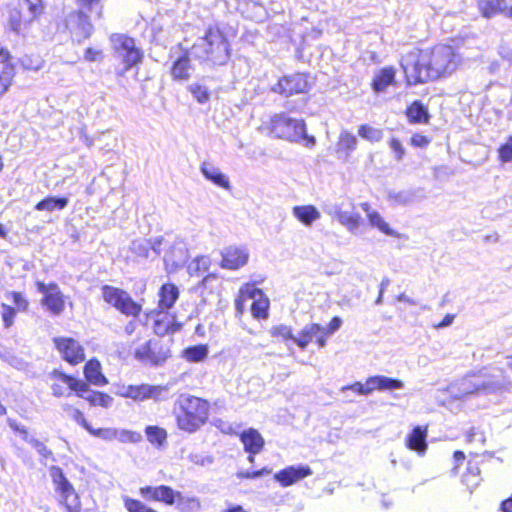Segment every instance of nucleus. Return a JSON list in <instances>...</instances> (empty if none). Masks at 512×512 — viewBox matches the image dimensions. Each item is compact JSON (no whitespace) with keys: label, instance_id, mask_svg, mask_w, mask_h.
<instances>
[{"label":"nucleus","instance_id":"15","mask_svg":"<svg viewBox=\"0 0 512 512\" xmlns=\"http://www.w3.org/2000/svg\"><path fill=\"white\" fill-rule=\"evenodd\" d=\"M139 494L147 501H159L166 505H173L177 497L181 500V493L166 485L141 487Z\"/></svg>","mask_w":512,"mask_h":512},{"label":"nucleus","instance_id":"63","mask_svg":"<svg viewBox=\"0 0 512 512\" xmlns=\"http://www.w3.org/2000/svg\"><path fill=\"white\" fill-rule=\"evenodd\" d=\"M12 301L13 303L18 307L20 310H26L28 307L27 300L23 297V295L19 292H12L11 293Z\"/></svg>","mask_w":512,"mask_h":512},{"label":"nucleus","instance_id":"53","mask_svg":"<svg viewBox=\"0 0 512 512\" xmlns=\"http://www.w3.org/2000/svg\"><path fill=\"white\" fill-rule=\"evenodd\" d=\"M123 501L128 512H157L143 502L130 497H124Z\"/></svg>","mask_w":512,"mask_h":512},{"label":"nucleus","instance_id":"8","mask_svg":"<svg viewBox=\"0 0 512 512\" xmlns=\"http://www.w3.org/2000/svg\"><path fill=\"white\" fill-rule=\"evenodd\" d=\"M110 42L115 57L124 65L123 70L119 72L120 75L141 62L143 54L136 46L133 38L125 34H112L110 36Z\"/></svg>","mask_w":512,"mask_h":512},{"label":"nucleus","instance_id":"5","mask_svg":"<svg viewBox=\"0 0 512 512\" xmlns=\"http://www.w3.org/2000/svg\"><path fill=\"white\" fill-rule=\"evenodd\" d=\"M265 127L277 139L301 143L307 148H312L316 143L315 137L307 134L304 120L292 118L287 113L272 115Z\"/></svg>","mask_w":512,"mask_h":512},{"label":"nucleus","instance_id":"33","mask_svg":"<svg viewBox=\"0 0 512 512\" xmlns=\"http://www.w3.org/2000/svg\"><path fill=\"white\" fill-rule=\"evenodd\" d=\"M325 328L319 324L312 323L307 324L299 332V335L295 338V343L302 349H305L313 338L318 336L320 333H324Z\"/></svg>","mask_w":512,"mask_h":512},{"label":"nucleus","instance_id":"2","mask_svg":"<svg viewBox=\"0 0 512 512\" xmlns=\"http://www.w3.org/2000/svg\"><path fill=\"white\" fill-rule=\"evenodd\" d=\"M511 388L512 382L502 369L487 367L465 375L463 378L450 384L447 391L454 399H461L474 393L494 394L509 392Z\"/></svg>","mask_w":512,"mask_h":512},{"label":"nucleus","instance_id":"59","mask_svg":"<svg viewBox=\"0 0 512 512\" xmlns=\"http://www.w3.org/2000/svg\"><path fill=\"white\" fill-rule=\"evenodd\" d=\"M367 389H368V381L366 380V382L364 384L361 382H355L351 385L343 386L341 388V391L345 392L346 390H352V391L358 393L359 395L367 396L370 394L369 390H367Z\"/></svg>","mask_w":512,"mask_h":512},{"label":"nucleus","instance_id":"37","mask_svg":"<svg viewBox=\"0 0 512 512\" xmlns=\"http://www.w3.org/2000/svg\"><path fill=\"white\" fill-rule=\"evenodd\" d=\"M69 203L66 197H46L35 205V209L38 211L53 212L56 210L64 209Z\"/></svg>","mask_w":512,"mask_h":512},{"label":"nucleus","instance_id":"16","mask_svg":"<svg viewBox=\"0 0 512 512\" xmlns=\"http://www.w3.org/2000/svg\"><path fill=\"white\" fill-rule=\"evenodd\" d=\"M312 473V469L308 465H291L276 472L273 478L281 487L286 488L308 476H311Z\"/></svg>","mask_w":512,"mask_h":512},{"label":"nucleus","instance_id":"52","mask_svg":"<svg viewBox=\"0 0 512 512\" xmlns=\"http://www.w3.org/2000/svg\"><path fill=\"white\" fill-rule=\"evenodd\" d=\"M0 359L18 370L26 368V362L9 350H0Z\"/></svg>","mask_w":512,"mask_h":512},{"label":"nucleus","instance_id":"7","mask_svg":"<svg viewBox=\"0 0 512 512\" xmlns=\"http://www.w3.org/2000/svg\"><path fill=\"white\" fill-rule=\"evenodd\" d=\"M49 475L59 501L64 505L66 511L81 512L80 498L71 482L64 475L63 470L59 466H51Z\"/></svg>","mask_w":512,"mask_h":512},{"label":"nucleus","instance_id":"34","mask_svg":"<svg viewBox=\"0 0 512 512\" xmlns=\"http://www.w3.org/2000/svg\"><path fill=\"white\" fill-rule=\"evenodd\" d=\"M134 356L143 363L159 365L164 358H160L153 350L152 341H147L135 349Z\"/></svg>","mask_w":512,"mask_h":512},{"label":"nucleus","instance_id":"48","mask_svg":"<svg viewBox=\"0 0 512 512\" xmlns=\"http://www.w3.org/2000/svg\"><path fill=\"white\" fill-rule=\"evenodd\" d=\"M188 90L200 104L207 103L210 100L209 89L202 84L193 83L189 85Z\"/></svg>","mask_w":512,"mask_h":512},{"label":"nucleus","instance_id":"57","mask_svg":"<svg viewBox=\"0 0 512 512\" xmlns=\"http://www.w3.org/2000/svg\"><path fill=\"white\" fill-rule=\"evenodd\" d=\"M1 308H2L1 316H2L3 323H4V327L10 328L14 323L16 311L13 307L6 305V304H2Z\"/></svg>","mask_w":512,"mask_h":512},{"label":"nucleus","instance_id":"1","mask_svg":"<svg viewBox=\"0 0 512 512\" xmlns=\"http://www.w3.org/2000/svg\"><path fill=\"white\" fill-rule=\"evenodd\" d=\"M462 57L449 45H436L432 49H414L402 57L401 67L407 83L416 85L446 77L455 72Z\"/></svg>","mask_w":512,"mask_h":512},{"label":"nucleus","instance_id":"10","mask_svg":"<svg viewBox=\"0 0 512 512\" xmlns=\"http://www.w3.org/2000/svg\"><path fill=\"white\" fill-rule=\"evenodd\" d=\"M165 246L164 263L168 273L175 272L184 266L189 257L187 244L182 240H174L170 242L163 239Z\"/></svg>","mask_w":512,"mask_h":512},{"label":"nucleus","instance_id":"61","mask_svg":"<svg viewBox=\"0 0 512 512\" xmlns=\"http://www.w3.org/2000/svg\"><path fill=\"white\" fill-rule=\"evenodd\" d=\"M30 445L44 459H48V458L52 457V451L43 442L39 441L38 439L31 440V444Z\"/></svg>","mask_w":512,"mask_h":512},{"label":"nucleus","instance_id":"39","mask_svg":"<svg viewBox=\"0 0 512 512\" xmlns=\"http://www.w3.org/2000/svg\"><path fill=\"white\" fill-rule=\"evenodd\" d=\"M406 115L412 123H426L429 118L427 109L420 101H414L407 108Z\"/></svg>","mask_w":512,"mask_h":512},{"label":"nucleus","instance_id":"18","mask_svg":"<svg viewBox=\"0 0 512 512\" xmlns=\"http://www.w3.org/2000/svg\"><path fill=\"white\" fill-rule=\"evenodd\" d=\"M308 89L307 77L304 74H293L283 77L279 82L273 86L272 90L286 96L304 93Z\"/></svg>","mask_w":512,"mask_h":512},{"label":"nucleus","instance_id":"29","mask_svg":"<svg viewBox=\"0 0 512 512\" xmlns=\"http://www.w3.org/2000/svg\"><path fill=\"white\" fill-rule=\"evenodd\" d=\"M395 69L393 67H385L380 69L374 76L372 88L374 92L381 93L393 85L395 82Z\"/></svg>","mask_w":512,"mask_h":512},{"label":"nucleus","instance_id":"26","mask_svg":"<svg viewBox=\"0 0 512 512\" xmlns=\"http://www.w3.org/2000/svg\"><path fill=\"white\" fill-rule=\"evenodd\" d=\"M292 215L306 227H311L315 221L321 218V213L314 205L294 206Z\"/></svg>","mask_w":512,"mask_h":512},{"label":"nucleus","instance_id":"11","mask_svg":"<svg viewBox=\"0 0 512 512\" xmlns=\"http://www.w3.org/2000/svg\"><path fill=\"white\" fill-rule=\"evenodd\" d=\"M65 25L72 39L77 42L89 38L94 31L88 16L81 10L70 12L66 17Z\"/></svg>","mask_w":512,"mask_h":512},{"label":"nucleus","instance_id":"47","mask_svg":"<svg viewBox=\"0 0 512 512\" xmlns=\"http://www.w3.org/2000/svg\"><path fill=\"white\" fill-rule=\"evenodd\" d=\"M147 439L152 444L162 445L167 438V433L158 426H147L145 429Z\"/></svg>","mask_w":512,"mask_h":512},{"label":"nucleus","instance_id":"13","mask_svg":"<svg viewBox=\"0 0 512 512\" xmlns=\"http://www.w3.org/2000/svg\"><path fill=\"white\" fill-rule=\"evenodd\" d=\"M147 319L153 321L155 334L164 336L181 329V324L176 322L175 315L166 310H152L147 314Z\"/></svg>","mask_w":512,"mask_h":512},{"label":"nucleus","instance_id":"6","mask_svg":"<svg viewBox=\"0 0 512 512\" xmlns=\"http://www.w3.org/2000/svg\"><path fill=\"white\" fill-rule=\"evenodd\" d=\"M42 10V0H20L17 6L9 10L7 21L9 28L20 34L42 13Z\"/></svg>","mask_w":512,"mask_h":512},{"label":"nucleus","instance_id":"25","mask_svg":"<svg viewBox=\"0 0 512 512\" xmlns=\"http://www.w3.org/2000/svg\"><path fill=\"white\" fill-rule=\"evenodd\" d=\"M240 440L244 445L245 451L249 454H258L264 446L263 437L253 428L244 430L240 435Z\"/></svg>","mask_w":512,"mask_h":512},{"label":"nucleus","instance_id":"30","mask_svg":"<svg viewBox=\"0 0 512 512\" xmlns=\"http://www.w3.org/2000/svg\"><path fill=\"white\" fill-rule=\"evenodd\" d=\"M200 170L203 174V176L214 183L215 185L224 188L229 189L230 183L226 175H224L220 169L216 166H214L211 163L204 162L202 163Z\"/></svg>","mask_w":512,"mask_h":512},{"label":"nucleus","instance_id":"23","mask_svg":"<svg viewBox=\"0 0 512 512\" xmlns=\"http://www.w3.org/2000/svg\"><path fill=\"white\" fill-rule=\"evenodd\" d=\"M165 390L166 389L161 386H151L148 384H142L139 386L127 387L123 395L133 400L142 401L148 398L157 399Z\"/></svg>","mask_w":512,"mask_h":512},{"label":"nucleus","instance_id":"35","mask_svg":"<svg viewBox=\"0 0 512 512\" xmlns=\"http://www.w3.org/2000/svg\"><path fill=\"white\" fill-rule=\"evenodd\" d=\"M250 297L255 299L251 306V313L253 317L257 319H265L268 317V301L261 299L262 291L257 288H253Z\"/></svg>","mask_w":512,"mask_h":512},{"label":"nucleus","instance_id":"51","mask_svg":"<svg viewBox=\"0 0 512 512\" xmlns=\"http://www.w3.org/2000/svg\"><path fill=\"white\" fill-rule=\"evenodd\" d=\"M115 440L121 443H138L142 440V435L136 431L116 428Z\"/></svg>","mask_w":512,"mask_h":512},{"label":"nucleus","instance_id":"4","mask_svg":"<svg viewBox=\"0 0 512 512\" xmlns=\"http://www.w3.org/2000/svg\"><path fill=\"white\" fill-rule=\"evenodd\" d=\"M209 409V402L202 398L187 394L179 396L174 407L178 428L188 433L196 432L207 422Z\"/></svg>","mask_w":512,"mask_h":512},{"label":"nucleus","instance_id":"9","mask_svg":"<svg viewBox=\"0 0 512 512\" xmlns=\"http://www.w3.org/2000/svg\"><path fill=\"white\" fill-rule=\"evenodd\" d=\"M102 297L106 303L126 316L137 317L142 310V306L135 302L128 292L114 286L104 285Z\"/></svg>","mask_w":512,"mask_h":512},{"label":"nucleus","instance_id":"12","mask_svg":"<svg viewBox=\"0 0 512 512\" xmlns=\"http://www.w3.org/2000/svg\"><path fill=\"white\" fill-rule=\"evenodd\" d=\"M37 289L44 295L42 304L53 314L59 315L64 311L65 299L59 286L55 283L45 284L38 281Z\"/></svg>","mask_w":512,"mask_h":512},{"label":"nucleus","instance_id":"36","mask_svg":"<svg viewBox=\"0 0 512 512\" xmlns=\"http://www.w3.org/2000/svg\"><path fill=\"white\" fill-rule=\"evenodd\" d=\"M478 8L483 17L491 18L498 13L506 11L505 0H480Z\"/></svg>","mask_w":512,"mask_h":512},{"label":"nucleus","instance_id":"49","mask_svg":"<svg viewBox=\"0 0 512 512\" xmlns=\"http://www.w3.org/2000/svg\"><path fill=\"white\" fill-rule=\"evenodd\" d=\"M63 411L67 414V416L74 420L77 424L81 425L84 429H88L89 423L84 417V414L77 408H74L70 404H63L62 405Z\"/></svg>","mask_w":512,"mask_h":512},{"label":"nucleus","instance_id":"31","mask_svg":"<svg viewBox=\"0 0 512 512\" xmlns=\"http://www.w3.org/2000/svg\"><path fill=\"white\" fill-rule=\"evenodd\" d=\"M84 375L86 380L92 385L104 386L108 383L101 371V364L96 359H91L85 364Z\"/></svg>","mask_w":512,"mask_h":512},{"label":"nucleus","instance_id":"22","mask_svg":"<svg viewBox=\"0 0 512 512\" xmlns=\"http://www.w3.org/2000/svg\"><path fill=\"white\" fill-rule=\"evenodd\" d=\"M428 426H416L407 435L406 446L410 450L416 451L419 455H424L427 450Z\"/></svg>","mask_w":512,"mask_h":512},{"label":"nucleus","instance_id":"27","mask_svg":"<svg viewBox=\"0 0 512 512\" xmlns=\"http://www.w3.org/2000/svg\"><path fill=\"white\" fill-rule=\"evenodd\" d=\"M158 309L168 311L179 298V289L173 283L163 284L158 292Z\"/></svg>","mask_w":512,"mask_h":512},{"label":"nucleus","instance_id":"41","mask_svg":"<svg viewBox=\"0 0 512 512\" xmlns=\"http://www.w3.org/2000/svg\"><path fill=\"white\" fill-rule=\"evenodd\" d=\"M210 266V259L207 256H197L187 266L190 276H202Z\"/></svg>","mask_w":512,"mask_h":512},{"label":"nucleus","instance_id":"32","mask_svg":"<svg viewBox=\"0 0 512 512\" xmlns=\"http://www.w3.org/2000/svg\"><path fill=\"white\" fill-rule=\"evenodd\" d=\"M77 395L87 400L93 406L108 408L113 403V398L110 395L89 390L87 383H85L84 389L82 391H78Z\"/></svg>","mask_w":512,"mask_h":512},{"label":"nucleus","instance_id":"64","mask_svg":"<svg viewBox=\"0 0 512 512\" xmlns=\"http://www.w3.org/2000/svg\"><path fill=\"white\" fill-rule=\"evenodd\" d=\"M342 325V320L340 317H333L332 320L329 322V324L327 325V327H324L325 328V331L324 333H326L327 335H332L334 334Z\"/></svg>","mask_w":512,"mask_h":512},{"label":"nucleus","instance_id":"40","mask_svg":"<svg viewBox=\"0 0 512 512\" xmlns=\"http://www.w3.org/2000/svg\"><path fill=\"white\" fill-rule=\"evenodd\" d=\"M208 352L207 345L199 344L184 349L182 356L189 362L197 363L204 361L208 356Z\"/></svg>","mask_w":512,"mask_h":512},{"label":"nucleus","instance_id":"56","mask_svg":"<svg viewBox=\"0 0 512 512\" xmlns=\"http://www.w3.org/2000/svg\"><path fill=\"white\" fill-rule=\"evenodd\" d=\"M499 160L502 163L512 161V135L508 137L505 144L501 145L498 149Z\"/></svg>","mask_w":512,"mask_h":512},{"label":"nucleus","instance_id":"58","mask_svg":"<svg viewBox=\"0 0 512 512\" xmlns=\"http://www.w3.org/2000/svg\"><path fill=\"white\" fill-rule=\"evenodd\" d=\"M176 501L178 502V506L181 510H198L200 508V502L197 498L191 497V498H184L181 495V500L179 498H176Z\"/></svg>","mask_w":512,"mask_h":512},{"label":"nucleus","instance_id":"60","mask_svg":"<svg viewBox=\"0 0 512 512\" xmlns=\"http://www.w3.org/2000/svg\"><path fill=\"white\" fill-rule=\"evenodd\" d=\"M499 53L503 59L512 61V37L503 39Z\"/></svg>","mask_w":512,"mask_h":512},{"label":"nucleus","instance_id":"44","mask_svg":"<svg viewBox=\"0 0 512 512\" xmlns=\"http://www.w3.org/2000/svg\"><path fill=\"white\" fill-rule=\"evenodd\" d=\"M387 197L392 205H408L414 201V193L409 190L389 191Z\"/></svg>","mask_w":512,"mask_h":512},{"label":"nucleus","instance_id":"3","mask_svg":"<svg viewBox=\"0 0 512 512\" xmlns=\"http://www.w3.org/2000/svg\"><path fill=\"white\" fill-rule=\"evenodd\" d=\"M190 55L211 65H224L231 56L230 43L217 26H210L191 47Z\"/></svg>","mask_w":512,"mask_h":512},{"label":"nucleus","instance_id":"45","mask_svg":"<svg viewBox=\"0 0 512 512\" xmlns=\"http://www.w3.org/2000/svg\"><path fill=\"white\" fill-rule=\"evenodd\" d=\"M356 146L357 138L355 135L347 131L341 132L337 143L338 151H344L346 154H349L356 149Z\"/></svg>","mask_w":512,"mask_h":512},{"label":"nucleus","instance_id":"24","mask_svg":"<svg viewBox=\"0 0 512 512\" xmlns=\"http://www.w3.org/2000/svg\"><path fill=\"white\" fill-rule=\"evenodd\" d=\"M368 389L371 394L373 391H391L402 389L404 387L403 381L399 379L390 378L383 375H375L367 378Z\"/></svg>","mask_w":512,"mask_h":512},{"label":"nucleus","instance_id":"17","mask_svg":"<svg viewBox=\"0 0 512 512\" xmlns=\"http://www.w3.org/2000/svg\"><path fill=\"white\" fill-rule=\"evenodd\" d=\"M54 343L57 350L62 355L63 359L72 365L78 364L85 359L83 347L78 341L72 338H54Z\"/></svg>","mask_w":512,"mask_h":512},{"label":"nucleus","instance_id":"20","mask_svg":"<svg viewBox=\"0 0 512 512\" xmlns=\"http://www.w3.org/2000/svg\"><path fill=\"white\" fill-rule=\"evenodd\" d=\"M162 246L163 238L161 237L154 239H137L131 242L130 251L137 257L148 258L150 256V252L155 256L160 255L164 250Z\"/></svg>","mask_w":512,"mask_h":512},{"label":"nucleus","instance_id":"50","mask_svg":"<svg viewBox=\"0 0 512 512\" xmlns=\"http://www.w3.org/2000/svg\"><path fill=\"white\" fill-rule=\"evenodd\" d=\"M272 337L280 338L282 341L293 340L295 342L296 336H294L292 328L285 324L275 325L270 329Z\"/></svg>","mask_w":512,"mask_h":512},{"label":"nucleus","instance_id":"42","mask_svg":"<svg viewBox=\"0 0 512 512\" xmlns=\"http://www.w3.org/2000/svg\"><path fill=\"white\" fill-rule=\"evenodd\" d=\"M243 13L246 14L247 18L256 22H261L266 18V10L264 6L252 0L245 3V10Z\"/></svg>","mask_w":512,"mask_h":512},{"label":"nucleus","instance_id":"54","mask_svg":"<svg viewBox=\"0 0 512 512\" xmlns=\"http://www.w3.org/2000/svg\"><path fill=\"white\" fill-rule=\"evenodd\" d=\"M79 10H87L91 13H95L98 18L102 17V5L101 0H77Z\"/></svg>","mask_w":512,"mask_h":512},{"label":"nucleus","instance_id":"28","mask_svg":"<svg viewBox=\"0 0 512 512\" xmlns=\"http://www.w3.org/2000/svg\"><path fill=\"white\" fill-rule=\"evenodd\" d=\"M328 213L336 218L352 234H355L360 226L361 217L358 213L342 211L338 207H335V210H331Z\"/></svg>","mask_w":512,"mask_h":512},{"label":"nucleus","instance_id":"46","mask_svg":"<svg viewBox=\"0 0 512 512\" xmlns=\"http://www.w3.org/2000/svg\"><path fill=\"white\" fill-rule=\"evenodd\" d=\"M358 134L370 142H379L383 138V131L381 129L366 124L359 127Z\"/></svg>","mask_w":512,"mask_h":512},{"label":"nucleus","instance_id":"14","mask_svg":"<svg viewBox=\"0 0 512 512\" xmlns=\"http://www.w3.org/2000/svg\"><path fill=\"white\" fill-rule=\"evenodd\" d=\"M51 376L54 379V382L51 385V390L55 397H68L70 396L71 391L78 393L79 390L82 391L84 389V381L78 380L60 371H53Z\"/></svg>","mask_w":512,"mask_h":512},{"label":"nucleus","instance_id":"21","mask_svg":"<svg viewBox=\"0 0 512 512\" xmlns=\"http://www.w3.org/2000/svg\"><path fill=\"white\" fill-rule=\"evenodd\" d=\"M361 209L365 212L369 225L372 228L379 230L381 233L391 236V237H399L397 231L392 229L388 222L382 217V215L373 209L368 202H363L360 204Z\"/></svg>","mask_w":512,"mask_h":512},{"label":"nucleus","instance_id":"43","mask_svg":"<svg viewBox=\"0 0 512 512\" xmlns=\"http://www.w3.org/2000/svg\"><path fill=\"white\" fill-rule=\"evenodd\" d=\"M15 75L12 64H4L0 70V97L4 95L12 84Z\"/></svg>","mask_w":512,"mask_h":512},{"label":"nucleus","instance_id":"55","mask_svg":"<svg viewBox=\"0 0 512 512\" xmlns=\"http://www.w3.org/2000/svg\"><path fill=\"white\" fill-rule=\"evenodd\" d=\"M87 431L97 437V438H100L102 440H105V441H113L115 440V437H116V428H99V429H94L91 425H89Z\"/></svg>","mask_w":512,"mask_h":512},{"label":"nucleus","instance_id":"19","mask_svg":"<svg viewBox=\"0 0 512 512\" xmlns=\"http://www.w3.org/2000/svg\"><path fill=\"white\" fill-rule=\"evenodd\" d=\"M249 259L246 248L230 246L223 250L221 266L226 269L236 270L243 267Z\"/></svg>","mask_w":512,"mask_h":512},{"label":"nucleus","instance_id":"62","mask_svg":"<svg viewBox=\"0 0 512 512\" xmlns=\"http://www.w3.org/2000/svg\"><path fill=\"white\" fill-rule=\"evenodd\" d=\"M389 146H390L391 150L395 153V158L398 161L402 160V158L405 155V149H404L402 143L398 139L392 138L389 141Z\"/></svg>","mask_w":512,"mask_h":512},{"label":"nucleus","instance_id":"38","mask_svg":"<svg viewBox=\"0 0 512 512\" xmlns=\"http://www.w3.org/2000/svg\"><path fill=\"white\" fill-rule=\"evenodd\" d=\"M190 70L191 66L189 56L183 55L173 63L171 74L174 79L185 80L189 78Z\"/></svg>","mask_w":512,"mask_h":512}]
</instances>
